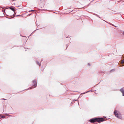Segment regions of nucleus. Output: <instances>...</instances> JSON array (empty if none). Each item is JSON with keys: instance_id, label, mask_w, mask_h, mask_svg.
<instances>
[{"instance_id": "obj_1", "label": "nucleus", "mask_w": 124, "mask_h": 124, "mask_svg": "<svg viewBox=\"0 0 124 124\" xmlns=\"http://www.w3.org/2000/svg\"><path fill=\"white\" fill-rule=\"evenodd\" d=\"M32 82L33 83L32 86L30 87L29 88L27 89V90L29 89H31L36 87L37 85V82L36 81V80H34Z\"/></svg>"}, {"instance_id": "obj_2", "label": "nucleus", "mask_w": 124, "mask_h": 124, "mask_svg": "<svg viewBox=\"0 0 124 124\" xmlns=\"http://www.w3.org/2000/svg\"><path fill=\"white\" fill-rule=\"evenodd\" d=\"M117 111L115 110L114 112V114L118 118L120 119H121L122 118V117L120 115H119L117 113Z\"/></svg>"}, {"instance_id": "obj_3", "label": "nucleus", "mask_w": 124, "mask_h": 124, "mask_svg": "<svg viewBox=\"0 0 124 124\" xmlns=\"http://www.w3.org/2000/svg\"><path fill=\"white\" fill-rule=\"evenodd\" d=\"M96 122L99 123L102 122L104 121V119L103 118H96Z\"/></svg>"}, {"instance_id": "obj_4", "label": "nucleus", "mask_w": 124, "mask_h": 124, "mask_svg": "<svg viewBox=\"0 0 124 124\" xmlns=\"http://www.w3.org/2000/svg\"><path fill=\"white\" fill-rule=\"evenodd\" d=\"M89 121L91 123H94L96 122V118H93L89 120Z\"/></svg>"}, {"instance_id": "obj_5", "label": "nucleus", "mask_w": 124, "mask_h": 124, "mask_svg": "<svg viewBox=\"0 0 124 124\" xmlns=\"http://www.w3.org/2000/svg\"><path fill=\"white\" fill-rule=\"evenodd\" d=\"M120 91L122 93V95L123 96H124V89L123 88H121L120 90Z\"/></svg>"}, {"instance_id": "obj_6", "label": "nucleus", "mask_w": 124, "mask_h": 124, "mask_svg": "<svg viewBox=\"0 0 124 124\" xmlns=\"http://www.w3.org/2000/svg\"><path fill=\"white\" fill-rule=\"evenodd\" d=\"M8 8L10 9L11 10L13 11L14 13H15V10L14 9V8H12V7H9Z\"/></svg>"}, {"instance_id": "obj_7", "label": "nucleus", "mask_w": 124, "mask_h": 124, "mask_svg": "<svg viewBox=\"0 0 124 124\" xmlns=\"http://www.w3.org/2000/svg\"><path fill=\"white\" fill-rule=\"evenodd\" d=\"M36 63L39 66H40L41 65L40 63H39V62L38 61H36Z\"/></svg>"}, {"instance_id": "obj_8", "label": "nucleus", "mask_w": 124, "mask_h": 124, "mask_svg": "<svg viewBox=\"0 0 124 124\" xmlns=\"http://www.w3.org/2000/svg\"><path fill=\"white\" fill-rule=\"evenodd\" d=\"M91 91V90H90V91H88L87 92H84L82 93H81L80 94V95H81V94H85V93H87L88 92H90V91Z\"/></svg>"}, {"instance_id": "obj_9", "label": "nucleus", "mask_w": 124, "mask_h": 124, "mask_svg": "<svg viewBox=\"0 0 124 124\" xmlns=\"http://www.w3.org/2000/svg\"><path fill=\"white\" fill-rule=\"evenodd\" d=\"M121 63H122V64H123V66H124V59L121 62Z\"/></svg>"}, {"instance_id": "obj_10", "label": "nucleus", "mask_w": 124, "mask_h": 124, "mask_svg": "<svg viewBox=\"0 0 124 124\" xmlns=\"http://www.w3.org/2000/svg\"><path fill=\"white\" fill-rule=\"evenodd\" d=\"M5 116H0V119H1V118H5Z\"/></svg>"}, {"instance_id": "obj_11", "label": "nucleus", "mask_w": 124, "mask_h": 124, "mask_svg": "<svg viewBox=\"0 0 124 124\" xmlns=\"http://www.w3.org/2000/svg\"><path fill=\"white\" fill-rule=\"evenodd\" d=\"M115 69H113L111 70L110 71V72H113V71H115Z\"/></svg>"}, {"instance_id": "obj_12", "label": "nucleus", "mask_w": 124, "mask_h": 124, "mask_svg": "<svg viewBox=\"0 0 124 124\" xmlns=\"http://www.w3.org/2000/svg\"><path fill=\"white\" fill-rule=\"evenodd\" d=\"M22 16V15H16V16Z\"/></svg>"}, {"instance_id": "obj_13", "label": "nucleus", "mask_w": 124, "mask_h": 124, "mask_svg": "<svg viewBox=\"0 0 124 124\" xmlns=\"http://www.w3.org/2000/svg\"><path fill=\"white\" fill-rule=\"evenodd\" d=\"M95 16H96L98 17V15L96 14H95V15H94Z\"/></svg>"}, {"instance_id": "obj_14", "label": "nucleus", "mask_w": 124, "mask_h": 124, "mask_svg": "<svg viewBox=\"0 0 124 124\" xmlns=\"http://www.w3.org/2000/svg\"><path fill=\"white\" fill-rule=\"evenodd\" d=\"M122 34L124 36V31H123L122 32Z\"/></svg>"}, {"instance_id": "obj_15", "label": "nucleus", "mask_w": 124, "mask_h": 124, "mask_svg": "<svg viewBox=\"0 0 124 124\" xmlns=\"http://www.w3.org/2000/svg\"><path fill=\"white\" fill-rule=\"evenodd\" d=\"M6 15L7 16H12H12H9V15Z\"/></svg>"}, {"instance_id": "obj_16", "label": "nucleus", "mask_w": 124, "mask_h": 124, "mask_svg": "<svg viewBox=\"0 0 124 124\" xmlns=\"http://www.w3.org/2000/svg\"><path fill=\"white\" fill-rule=\"evenodd\" d=\"M82 95V94H81V95H80L79 96V97H78V99L79 98V97H80V96H82V95Z\"/></svg>"}, {"instance_id": "obj_17", "label": "nucleus", "mask_w": 124, "mask_h": 124, "mask_svg": "<svg viewBox=\"0 0 124 124\" xmlns=\"http://www.w3.org/2000/svg\"><path fill=\"white\" fill-rule=\"evenodd\" d=\"M31 11H34L35 10H31Z\"/></svg>"}, {"instance_id": "obj_18", "label": "nucleus", "mask_w": 124, "mask_h": 124, "mask_svg": "<svg viewBox=\"0 0 124 124\" xmlns=\"http://www.w3.org/2000/svg\"><path fill=\"white\" fill-rule=\"evenodd\" d=\"M88 65L89 66H90L91 65L90 64V63H89L88 64Z\"/></svg>"}, {"instance_id": "obj_19", "label": "nucleus", "mask_w": 124, "mask_h": 124, "mask_svg": "<svg viewBox=\"0 0 124 124\" xmlns=\"http://www.w3.org/2000/svg\"><path fill=\"white\" fill-rule=\"evenodd\" d=\"M2 99V100H6V99H4V98H3V99Z\"/></svg>"}, {"instance_id": "obj_20", "label": "nucleus", "mask_w": 124, "mask_h": 124, "mask_svg": "<svg viewBox=\"0 0 124 124\" xmlns=\"http://www.w3.org/2000/svg\"><path fill=\"white\" fill-rule=\"evenodd\" d=\"M66 47H66V49H67V47H68V46H67V45H66Z\"/></svg>"}, {"instance_id": "obj_21", "label": "nucleus", "mask_w": 124, "mask_h": 124, "mask_svg": "<svg viewBox=\"0 0 124 124\" xmlns=\"http://www.w3.org/2000/svg\"><path fill=\"white\" fill-rule=\"evenodd\" d=\"M31 14H29V15H29V16H30V15H31Z\"/></svg>"}, {"instance_id": "obj_22", "label": "nucleus", "mask_w": 124, "mask_h": 124, "mask_svg": "<svg viewBox=\"0 0 124 124\" xmlns=\"http://www.w3.org/2000/svg\"><path fill=\"white\" fill-rule=\"evenodd\" d=\"M7 18H8V19H11V18H8V17H7Z\"/></svg>"}, {"instance_id": "obj_23", "label": "nucleus", "mask_w": 124, "mask_h": 124, "mask_svg": "<svg viewBox=\"0 0 124 124\" xmlns=\"http://www.w3.org/2000/svg\"><path fill=\"white\" fill-rule=\"evenodd\" d=\"M98 17H99V18H100V17L99 16H98Z\"/></svg>"}, {"instance_id": "obj_24", "label": "nucleus", "mask_w": 124, "mask_h": 124, "mask_svg": "<svg viewBox=\"0 0 124 124\" xmlns=\"http://www.w3.org/2000/svg\"><path fill=\"white\" fill-rule=\"evenodd\" d=\"M104 21H105L106 22V23H107V22L106 21H105L104 20H103Z\"/></svg>"}, {"instance_id": "obj_25", "label": "nucleus", "mask_w": 124, "mask_h": 124, "mask_svg": "<svg viewBox=\"0 0 124 124\" xmlns=\"http://www.w3.org/2000/svg\"><path fill=\"white\" fill-rule=\"evenodd\" d=\"M29 11V12H30L31 11V10H30V11Z\"/></svg>"}, {"instance_id": "obj_26", "label": "nucleus", "mask_w": 124, "mask_h": 124, "mask_svg": "<svg viewBox=\"0 0 124 124\" xmlns=\"http://www.w3.org/2000/svg\"><path fill=\"white\" fill-rule=\"evenodd\" d=\"M113 26H114V25H113Z\"/></svg>"}, {"instance_id": "obj_27", "label": "nucleus", "mask_w": 124, "mask_h": 124, "mask_svg": "<svg viewBox=\"0 0 124 124\" xmlns=\"http://www.w3.org/2000/svg\"><path fill=\"white\" fill-rule=\"evenodd\" d=\"M4 13H5V10H4Z\"/></svg>"}, {"instance_id": "obj_28", "label": "nucleus", "mask_w": 124, "mask_h": 124, "mask_svg": "<svg viewBox=\"0 0 124 124\" xmlns=\"http://www.w3.org/2000/svg\"><path fill=\"white\" fill-rule=\"evenodd\" d=\"M78 104H79V103H78Z\"/></svg>"}, {"instance_id": "obj_29", "label": "nucleus", "mask_w": 124, "mask_h": 124, "mask_svg": "<svg viewBox=\"0 0 124 124\" xmlns=\"http://www.w3.org/2000/svg\"><path fill=\"white\" fill-rule=\"evenodd\" d=\"M75 101H77V100H75Z\"/></svg>"}, {"instance_id": "obj_30", "label": "nucleus", "mask_w": 124, "mask_h": 124, "mask_svg": "<svg viewBox=\"0 0 124 124\" xmlns=\"http://www.w3.org/2000/svg\"><path fill=\"white\" fill-rule=\"evenodd\" d=\"M13 17H12V18H13Z\"/></svg>"}, {"instance_id": "obj_31", "label": "nucleus", "mask_w": 124, "mask_h": 124, "mask_svg": "<svg viewBox=\"0 0 124 124\" xmlns=\"http://www.w3.org/2000/svg\"><path fill=\"white\" fill-rule=\"evenodd\" d=\"M96 91V90H95V91Z\"/></svg>"}]
</instances>
